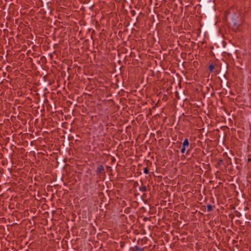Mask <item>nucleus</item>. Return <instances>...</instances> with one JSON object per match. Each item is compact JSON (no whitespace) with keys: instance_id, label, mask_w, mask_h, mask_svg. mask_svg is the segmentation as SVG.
Returning a JSON list of instances; mask_svg holds the SVG:
<instances>
[{"instance_id":"nucleus-1","label":"nucleus","mask_w":251,"mask_h":251,"mask_svg":"<svg viewBox=\"0 0 251 251\" xmlns=\"http://www.w3.org/2000/svg\"><path fill=\"white\" fill-rule=\"evenodd\" d=\"M97 173L98 174H103L105 173L104 169L102 165H100L97 169Z\"/></svg>"},{"instance_id":"nucleus-4","label":"nucleus","mask_w":251,"mask_h":251,"mask_svg":"<svg viewBox=\"0 0 251 251\" xmlns=\"http://www.w3.org/2000/svg\"><path fill=\"white\" fill-rule=\"evenodd\" d=\"M214 69H215V66L213 64H211L209 66V70L211 72L213 71Z\"/></svg>"},{"instance_id":"nucleus-5","label":"nucleus","mask_w":251,"mask_h":251,"mask_svg":"<svg viewBox=\"0 0 251 251\" xmlns=\"http://www.w3.org/2000/svg\"><path fill=\"white\" fill-rule=\"evenodd\" d=\"M144 173L145 174H149V170L148 169V168L147 167L145 168L144 169Z\"/></svg>"},{"instance_id":"nucleus-6","label":"nucleus","mask_w":251,"mask_h":251,"mask_svg":"<svg viewBox=\"0 0 251 251\" xmlns=\"http://www.w3.org/2000/svg\"><path fill=\"white\" fill-rule=\"evenodd\" d=\"M185 151H186V148H184V147H183L182 148L181 150V152L182 153H184V152H185Z\"/></svg>"},{"instance_id":"nucleus-3","label":"nucleus","mask_w":251,"mask_h":251,"mask_svg":"<svg viewBox=\"0 0 251 251\" xmlns=\"http://www.w3.org/2000/svg\"><path fill=\"white\" fill-rule=\"evenodd\" d=\"M207 211L208 212H210L211 211H212V206L210 204H208L207 205Z\"/></svg>"},{"instance_id":"nucleus-2","label":"nucleus","mask_w":251,"mask_h":251,"mask_svg":"<svg viewBox=\"0 0 251 251\" xmlns=\"http://www.w3.org/2000/svg\"><path fill=\"white\" fill-rule=\"evenodd\" d=\"M189 143L188 139L187 138L185 139L183 141V143L182 147H184V148H186V147H188L189 146Z\"/></svg>"}]
</instances>
